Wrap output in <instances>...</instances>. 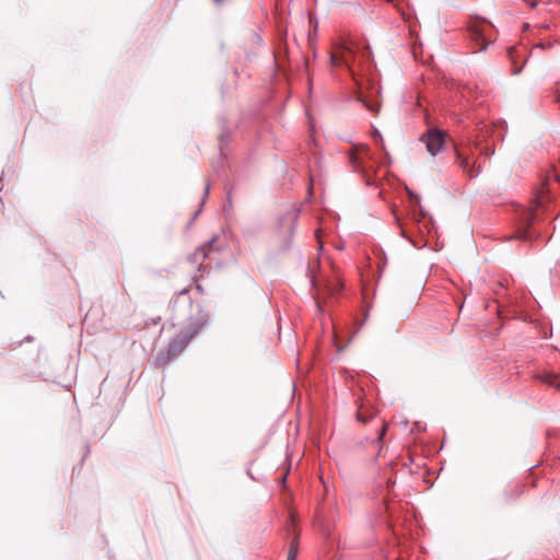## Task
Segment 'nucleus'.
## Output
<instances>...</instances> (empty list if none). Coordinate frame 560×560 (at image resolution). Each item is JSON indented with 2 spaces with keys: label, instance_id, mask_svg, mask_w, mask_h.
<instances>
[{
  "label": "nucleus",
  "instance_id": "17",
  "mask_svg": "<svg viewBox=\"0 0 560 560\" xmlns=\"http://www.w3.org/2000/svg\"><path fill=\"white\" fill-rule=\"evenodd\" d=\"M409 197H410L412 200H415V202H417V203L419 202V197H418L417 195H415V194H412V192H410V191H409Z\"/></svg>",
  "mask_w": 560,
  "mask_h": 560
},
{
  "label": "nucleus",
  "instance_id": "16",
  "mask_svg": "<svg viewBox=\"0 0 560 560\" xmlns=\"http://www.w3.org/2000/svg\"><path fill=\"white\" fill-rule=\"evenodd\" d=\"M386 429H387V425L384 424L383 428L381 429V432H380V440H382L384 438Z\"/></svg>",
  "mask_w": 560,
  "mask_h": 560
},
{
  "label": "nucleus",
  "instance_id": "10",
  "mask_svg": "<svg viewBox=\"0 0 560 560\" xmlns=\"http://www.w3.org/2000/svg\"><path fill=\"white\" fill-rule=\"evenodd\" d=\"M354 60H355V54L353 52L352 56H347V61L342 63V66H345L353 77H354V70L352 68V62H354Z\"/></svg>",
  "mask_w": 560,
  "mask_h": 560
},
{
  "label": "nucleus",
  "instance_id": "12",
  "mask_svg": "<svg viewBox=\"0 0 560 560\" xmlns=\"http://www.w3.org/2000/svg\"><path fill=\"white\" fill-rule=\"evenodd\" d=\"M298 552H299V546H298V542L296 540H293L290 545V548H289V552L290 555L292 556H295L298 557Z\"/></svg>",
  "mask_w": 560,
  "mask_h": 560
},
{
  "label": "nucleus",
  "instance_id": "8",
  "mask_svg": "<svg viewBox=\"0 0 560 560\" xmlns=\"http://www.w3.org/2000/svg\"><path fill=\"white\" fill-rule=\"evenodd\" d=\"M361 102L365 105V107L372 112L374 115H377L381 110V102L376 97H370L368 95L360 96Z\"/></svg>",
  "mask_w": 560,
  "mask_h": 560
},
{
  "label": "nucleus",
  "instance_id": "19",
  "mask_svg": "<svg viewBox=\"0 0 560 560\" xmlns=\"http://www.w3.org/2000/svg\"><path fill=\"white\" fill-rule=\"evenodd\" d=\"M520 238H523V240H527L528 236L526 235V232H522L520 235H518Z\"/></svg>",
  "mask_w": 560,
  "mask_h": 560
},
{
  "label": "nucleus",
  "instance_id": "18",
  "mask_svg": "<svg viewBox=\"0 0 560 560\" xmlns=\"http://www.w3.org/2000/svg\"><path fill=\"white\" fill-rule=\"evenodd\" d=\"M528 5L530 8H535L537 5V1L533 0V1H527Z\"/></svg>",
  "mask_w": 560,
  "mask_h": 560
},
{
  "label": "nucleus",
  "instance_id": "1",
  "mask_svg": "<svg viewBox=\"0 0 560 560\" xmlns=\"http://www.w3.org/2000/svg\"><path fill=\"white\" fill-rule=\"evenodd\" d=\"M206 323V315L196 308L187 322L174 324L172 327L175 329V332L167 347L168 354H179L187 347L190 340L202 329Z\"/></svg>",
  "mask_w": 560,
  "mask_h": 560
},
{
  "label": "nucleus",
  "instance_id": "2",
  "mask_svg": "<svg viewBox=\"0 0 560 560\" xmlns=\"http://www.w3.org/2000/svg\"><path fill=\"white\" fill-rule=\"evenodd\" d=\"M353 171L361 174L366 185H372L371 173L374 171V156L366 144H354L348 152Z\"/></svg>",
  "mask_w": 560,
  "mask_h": 560
},
{
  "label": "nucleus",
  "instance_id": "22",
  "mask_svg": "<svg viewBox=\"0 0 560 560\" xmlns=\"http://www.w3.org/2000/svg\"><path fill=\"white\" fill-rule=\"evenodd\" d=\"M521 70H522V67H520V68H515V69L513 70V72H514V74H517V73H520V72H521Z\"/></svg>",
  "mask_w": 560,
  "mask_h": 560
},
{
  "label": "nucleus",
  "instance_id": "6",
  "mask_svg": "<svg viewBox=\"0 0 560 560\" xmlns=\"http://www.w3.org/2000/svg\"><path fill=\"white\" fill-rule=\"evenodd\" d=\"M353 49L345 43H336L330 51L329 62L332 67H340L347 61V56H352Z\"/></svg>",
  "mask_w": 560,
  "mask_h": 560
},
{
  "label": "nucleus",
  "instance_id": "23",
  "mask_svg": "<svg viewBox=\"0 0 560 560\" xmlns=\"http://www.w3.org/2000/svg\"><path fill=\"white\" fill-rule=\"evenodd\" d=\"M312 282H313V285H314V287H317V285H318L317 280H316L315 278H313V279H312Z\"/></svg>",
  "mask_w": 560,
  "mask_h": 560
},
{
  "label": "nucleus",
  "instance_id": "4",
  "mask_svg": "<svg viewBox=\"0 0 560 560\" xmlns=\"http://www.w3.org/2000/svg\"><path fill=\"white\" fill-rule=\"evenodd\" d=\"M490 25L485 22H474L469 25L468 31L472 42L476 44V49L485 50L489 40L487 39V30Z\"/></svg>",
  "mask_w": 560,
  "mask_h": 560
},
{
  "label": "nucleus",
  "instance_id": "5",
  "mask_svg": "<svg viewBox=\"0 0 560 560\" xmlns=\"http://www.w3.org/2000/svg\"><path fill=\"white\" fill-rule=\"evenodd\" d=\"M456 162L463 172L469 177H477L481 172V166L476 162L470 163L469 156L460 149L455 151Z\"/></svg>",
  "mask_w": 560,
  "mask_h": 560
},
{
  "label": "nucleus",
  "instance_id": "20",
  "mask_svg": "<svg viewBox=\"0 0 560 560\" xmlns=\"http://www.w3.org/2000/svg\"><path fill=\"white\" fill-rule=\"evenodd\" d=\"M514 52H515V49L514 48H510L509 49V55L510 57L513 59L514 58Z\"/></svg>",
  "mask_w": 560,
  "mask_h": 560
},
{
  "label": "nucleus",
  "instance_id": "13",
  "mask_svg": "<svg viewBox=\"0 0 560 560\" xmlns=\"http://www.w3.org/2000/svg\"><path fill=\"white\" fill-rule=\"evenodd\" d=\"M298 552H299V546H298V542L296 540H293L290 545V548H289V552L290 555L292 556H295L298 557Z\"/></svg>",
  "mask_w": 560,
  "mask_h": 560
},
{
  "label": "nucleus",
  "instance_id": "14",
  "mask_svg": "<svg viewBox=\"0 0 560 560\" xmlns=\"http://www.w3.org/2000/svg\"><path fill=\"white\" fill-rule=\"evenodd\" d=\"M358 420L362 421L363 423L368 422L369 417H366L362 411H358L357 413Z\"/></svg>",
  "mask_w": 560,
  "mask_h": 560
},
{
  "label": "nucleus",
  "instance_id": "11",
  "mask_svg": "<svg viewBox=\"0 0 560 560\" xmlns=\"http://www.w3.org/2000/svg\"><path fill=\"white\" fill-rule=\"evenodd\" d=\"M475 147L480 149V154L485 156H490L494 153V149H491L489 147L480 148V144L478 141L475 142Z\"/></svg>",
  "mask_w": 560,
  "mask_h": 560
},
{
  "label": "nucleus",
  "instance_id": "15",
  "mask_svg": "<svg viewBox=\"0 0 560 560\" xmlns=\"http://www.w3.org/2000/svg\"><path fill=\"white\" fill-rule=\"evenodd\" d=\"M371 56V51H370V48L369 47H365L364 50L361 52V57L362 58H365V59H369Z\"/></svg>",
  "mask_w": 560,
  "mask_h": 560
},
{
  "label": "nucleus",
  "instance_id": "21",
  "mask_svg": "<svg viewBox=\"0 0 560 560\" xmlns=\"http://www.w3.org/2000/svg\"><path fill=\"white\" fill-rule=\"evenodd\" d=\"M287 560H296V557L288 553Z\"/></svg>",
  "mask_w": 560,
  "mask_h": 560
},
{
  "label": "nucleus",
  "instance_id": "7",
  "mask_svg": "<svg viewBox=\"0 0 560 560\" xmlns=\"http://www.w3.org/2000/svg\"><path fill=\"white\" fill-rule=\"evenodd\" d=\"M538 380L560 390V376L553 372H542L536 375Z\"/></svg>",
  "mask_w": 560,
  "mask_h": 560
},
{
  "label": "nucleus",
  "instance_id": "3",
  "mask_svg": "<svg viewBox=\"0 0 560 560\" xmlns=\"http://www.w3.org/2000/svg\"><path fill=\"white\" fill-rule=\"evenodd\" d=\"M446 135L439 129H430L422 137L421 141L424 142L428 152L434 156L443 148Z\"/></svg>",
  "mask_w": 560,
  "mask_h": 560
},
{
  "label": "nucleus",
  "instance_id": "9",
  "mask_svg": "<svg viewBox=\"0 0 560 560\" xmlns=\"http://www.w3.org/2000/svg\"><path fill=\"white\" fill-rule=\"evenodd\" d=\"M211 248V244H205L196 249V252L191 255V261L194 264H200L205 258H207Z\"/></svg>",
  "mask_w": 560,
  "mask_h": 560
}]
</instances>
